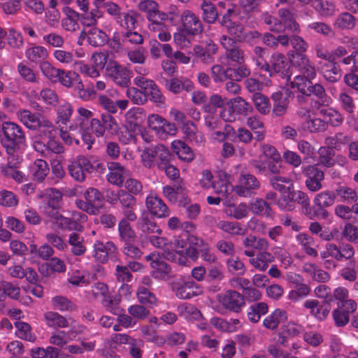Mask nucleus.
I'll return each mask as SVG.
<instances>
[{"mask_svg": "<svg viewBox=\"0 0 358 358\" xmlns=\"http://www.w3.org/2000/svg\"><path fill=\"white\" fill-rule=\"evenodd\" d=\"M268 69L264 71L268 73L270 76L279 74L282 78L289 80L292 76L290 71V64L285 55L280 52H274L268 62Z\"/></svg>", "mask_w": 358, "mask_h": 358, "instance_id": "nucleus-4", "label": "nucleus"}, {"mask_svg": "<svg viewBox=\"0 0 358 358\" xmlns=\"http://www.w3.org/2000/svg\"><path fill=\"white\" fill-rule=\"evenodd\" d=\"M138 9L145 13L146 18L155 16V14L160 12L159 4L152 0L141 1L138 4Z\"/></svg>", "mask_w": 358, "mask_h": 358, "instance_id": "nucleus-54", "label": "nucleus"}, {"mask_svg": "<svg viewBox=\"0 0 358 358\" xmlns=\"http://www.w3.org/2000/svg\"><path fill=\"white\" fill-rule=\"evenodd\" d=\"M225 28L228 34L233 36L236 41L243 42L245 41L244 27L241 24L235 22Z\"/></svg>", "mask_w": 358, "mask_h": 358, "instance_id": "nucleus-64", "label": "nucleus"}, {"mask_svg": "<svg viewBox=\"0 0 358 358\" xmlns=\"http://www.w3.org/2000/svg\"><path fill=\"white\" fill-rule=\"evenodd\" d=\"M149 241L153 246L163 250L162 255L164 259H172L173 255L171 256L169 250H171L174 246L172 245L171 241H169L166 238L155 235L150 236Z\"/></svg>", "mask_w": 358, "mask_h": 358, "instance_id": "nucleus-24", "label": "nucleus"}, {"mask_svg": "<svg viewBox=\"0 0 358 358\" xmlns=\"http://www.w3.org/2000/svg\"><path fill=\"white\" fill-rule=\"evenodd\" d=\"M85 201L77 199L76 206L90 215H97L103 206V194L94 187H89L84 193Z\"/></svg>", "mask_w": 358, "mask_h": 358, "instance_id": "nucleus-3", "label": "nucleus"}, {"mask_svg": "<svg viewBox=\"0 0 358 358\" xmlns=\"http://www.w3.org/2000/svg\"><path fill=\"white\" fill-rule=\"evenodd\" d=\"M313 78H308L307 76L300 75L294 78V80L291 82L290 85L292 89L296 88L300 94L308 95L310 93V85L311 80Z\"/></svg>", "mask_w": 358, "mask_h": 358, "instance_id": "nucleus-42", "label": "nucleus"}, {"mask_svg": "<svg viewBox=\"0 0 358 358\" xmlns=\"http://www.w3.org/2000/svg\"><path fill=\"white\" fill-rule=\"evenodd\" d=\"M132 74L131 71L122 66L111 79L121 87H127L130 84Z\"/></svg>", "mask_w": 358, "mask_h": 358, "instance_id": "nucleus-46", "label": "nucleus"}, {"mask_svg": "<svg viewBox=\"0 0 358 358\" xmlns=\"http://www.w3.org/2000/svg\"><path fill=\"white\" fill-rule=\"evenodd\" d=\"M217 51V47L212 41H206L202 45H196L193 48L194 55L206 64L214 62V55Z\"/></svg>", "mask_w": 358, "mask_h": 358, "instance_id": "nucleus-10", "label": "nucleus"}, {"mask_svg": "<svg viewBox=\"0 0 358 358\" xmlns=\"http://www.w3.org/2000/svg\"><path fill=\"white\" fill-rule=\"evenodd\" d=\"M46 323L51 327L64 328L69 325L67 320L62 315L55 312H47L44 314Z\"/></svg>", "mask_w": 358, "mask_h": 358, "instance_id": "nucleus-43", "label": "nucleus"}, {"mask_svg": "<svg viewBox=\"0 0 358 358\" xmlns=\"http://www.w3.org/2000/svg\"><path fill=\"white\" fill-rule=\"evenodd\" d=\"M17 115L20 122L28 129L32 130L41 129V132L45 136L50 137L52 135L54 126L43 115L33 113L28 110H22L18 111Z\"/></svg>", "mask_w": 358, "mask_h": 358, "instance_id": "nucleus-2", "label": "nucleus"}, {"mask_svg": "<svg viewBox=\"0 0 358 358\" xmlns=\"http://www.w3.org/2000/svg\"><path fill=\"white\" fill-rule=\"evenodd\" d=\"M159 16L161 17L164 22H169L173 26L178 25V22H180L181 13L178 8L174 6H170L167 12L161 11Z\"/></svg>", "mask_w": 358, "mask_h": 358, "instance_id": "nucleus-57", "label": "nucleus"}, {"mask_svg": "<svg viewBox=\"0 0 358 358\" xmlns=\"http://www.w3.org/2000/svg\"><path fill=\"white\" fill-rule=\"evenodd\" d=\"M266 50L261 46H255L253 49V61L256 66L262 71L268 69V62L264 59Z\"/></svg>", "mask_w": 358, "mask_h": 358, "instance_id": "nucleus-56", "label": "nucleus"}, {"mask_svg": "<svg viewBox=\"0 0 358 358\" xmlns=\"http://www.w3.org/2000/svg\"><path fill=\"white\" fill-rule=\"evenodd\" d=\"M88 43L94 47H101L108 42L107 34L100 29L90 27L87 29Z\"/></svg>", "mask_w": 358, "mask_h": 358, "instance_id": "nucleus-26", "label": "nucleus"}, {"mask_svg": "<svg viewBox=\"0 0 358 358\" xmlns=\"http://www.w3.org/2000/svg\"><path fill=\"white\" fill-rule=\"evenodd\" d=\"M110 173L107 175L108 181L115 185L121 187L124 182V169L120 163L110 162L107 163Z\"/></svg>", "mask_w": 358, "mask_h": 358, "instance_id": "nucleus-21", "label": "nucleus"}, {"mask_svg": "<svg viewBox=\"0 0 358 358\" xmlns=\"http://www.w3.org/2000/svg\"><path fill=\"white\" fill-rule=\"evenodd\" d=\"M260 183L252 174H241L239 178V185L234 187V190L236 194L243 197H250L254 190L259 189Z\"/></svg>", "mask_w": 358, "mask_h": 358, "instance_id": "nucleus-9", "label": "nucleus"}, {"mask_svg": "<svg viewBox=\"0 0 358 358\" xmlns=\"http://www.w3.org/2000/svg\"><path fill=\"white\" fill-rule=\"evenodd\" d=\"M138 15L132 11L123 12L120 19L116 22L124 31L135 29L137 24Z\"/></svg>", "mask_w": 358, "mask_h": 358, "instance_id": "nucleus-34", "label": "nucleus"}, {"mask_svg": "<svg viewBox=\"0 0 358 358\" xmlns=\"http://www.w3.org/2000/svg\"><path fill=\"white\" fill-rule=\"evenodd\" d=\"M140 126L138 123L132 121H127L122 130H119L117 138L123 144H129L136 141V131L139 129Z\"/></svg>", "mask_w": 358, "mask_h": 358, "instance_id": "nucleus-15", "label": "nucleus"}, {"mask_svg": "<svg viewBox=\"0 0 358 358\" xmlns=\"http://www.w3.org/2000/svg\"><path fill=\"white\" fill-rule=\"evenodd\" d=\"M193 281L185 280L183 278H177L171 283L176 296L181 299H188L192 296Z\"/></svg>", "mask_w": 358, "mask_h": 358, "instance_id": "nucleus-13", "label": "nucleus"}, {"mask_svg": "<svg viewBox=\"0 0 358 358\" xmlns=\"http://www.w3.org/2000/svg\"><path fill=\"white\" fill-rule=\"evenodd\" d=\"M218 301L225 309L234 313H239L245 304L244 296L234 289L219 295Z\"/></svg>", "mask_w": 358, "mask_h": 358, "instance_id": "nucleus-6", "label": "nucleus"}, {"mask_svg": "<svg viewBox=\"0 0 358 358\" xmlns=\"http://www.w3.org/2000/svg\"><path fill=\"white\" fill-rule=\"evenodd\" d=\"M224 105L222 96L213 94L210 97L208 102L203 106V110L206 113L213 114L216 112L217 108H222Z\"/></svg>", "mask_w": 358, "mask_h": 358, "instance_id": "nucleus-60", "label": "nucleus"}, {"mask_svg": "<svg viewBox=\"0 0 358 358\" xmlns=\"http://www.w3.org/2000/svg\"><path fill=\"white\" fill-rule=\"evenodd\" d=\"M336 192L327 190L317 194L314 199V203L317 206H331L336 199Z\"/></svg>", "mask_w": 358, "mask_h": 358, "instance_id": "nucleus-49", "label": "nucleus"}, {"mask_svg": "<svg viewBox=\"0 0 358 358\" xmlns=\"http://www.w3.org/2000/svg\"><path fill=\"white\" fill-rule=\"evenodd\" d=\"M341 138V133H338L334 136L327 137L325 139V144L327 146L320 148L319 150L320 157H330L331 155H334V148H337L340 146Z\"/></svg>", "mask_w": 358, "mask_h": 358, "instance_id": "nucleus-27", "label": "nucleus"}, {"mask_svg": "<svg viewBox=\"0 0 358 358\" xmlns=\"http://www.w3.org/2000/svg\"><path fill=\"white\" fill-rule=\"evenodd\" d=\"M3 136L1 138L2 146L6 153L13 155L21 148L25 141L24 134L17 124L12 122H5L1 128Z\"/></svg>", "mask_w": 358, "mask_h": 358, "instance_id": "nucleus-1", "label": "nucleus"}, {"mask_svg": "<svg viewBox=\"0 0 358 358\" xmlns=\"http://www.w3.org/2000/svg\"><path fill=\"white\" fill-rule=\"evenodd\" d=\"M138 225L142 231L145 234L157 233L160 234L162 230L157 225V224L152 221L148 216H143L139 219Z\"/></svg>", "mask_w": 358, "mask_h": 358, "instance_id": "nucleus-53", "label": "nucleus"}, {"mask_svg": "<svg viewBox=\"0 0 358 358\" xmlns=\"http://www.w3.org/2000/svg\"><path fill=\"white\" fill-rule=\"evenodd\" d=\"M250 210L255 215L270 217L272 215V209L270 204L262 199H257L249 206Z\"/></svg>", "mask_w": 358, "mask_h": 358, "instance_id": "nucleus-29", "label": "nucleus"}, {"mask_svg": "<svg viewBox=\"0 0 358 358\" xmlns=\"http://www.w3.org/2000/svg\"><path fill=\"white\" fill-rule=\"evenodd\" d=\"M313 8L321 15L328 17L333 15L335 11V5L329 1L315 0Z\"/></svg>", "mask_w": 358, "mask_h": 358, "instance_id": "nucleus-55", "label": "nucleus"}, {"mask_svg": "<svg viewBox=\"0 0 358 358\" xmlns=\"http://www.w3.org/2000/svg\"><path fill=\"white\" fill-rule=\"evenodd\" d=\"M290 45L294 49L293 52L305 53L308 46L306 41L296 33H293L291 36L287 34V42L284 43L283 48H288Z\"/></svg>", "mask_w": 358, "mask_h": 358, "instance_id": "nucleus-30", "label": "nucleus"}, {"mask_svg": "<svg viewBox=\"0 0 358 358\" xmlns=\"http://www.w3.org/2000/svg\"><path fill=\"white\" fill-rule=\"evenodd\" d=\"M229 68L224 69L220 64H215L210 69V74L213 81L216 83H223L228 78L231 79L232 75L229 74Z\"/></svg>", "mask_w": 358, "mask_h": 358, "instance_id": "nucleus-47", "label": "nucleus"}, {"mask_svg": "<svg viewBox=\"0 0 358 358\" xmlns=\"http://www.w3.org/2000/svg\"><path fill=\"white\" fill-rule=\"evenodd\" d=\"M276 204L280 209L286 211H292L295 209L293 187L290 188L289 191L281 194L280 197L276 201Z\"/></svg>", "mask_w": 358, "mask_h": 358, "instance_id": "nucleus-36", "label": "nucleus"}, {"mask_svg": "<svg viewBox=\"0 0 358 358\" xmlns=\"http://www.w3.org/2000/svg\"><path fill=\"white\" fill-rule=\"evenodd\" d=\"M252 99L259 113L263 115L269 113L271 106L269 99L266 96L260 92L259 94H252Z\"/></svg>", "mask_w": 358, "mask_h": 358, "instance_id": "nucleus-44", "label": "nucleus"}, {"mask_svg": "<svg viewBox=\"0 0 358 358\" xmlns=\"http://www.w3.org/2000/svg\"><path fill=\"white\" fill-rule=\"evenodd\" d=\"M304 306L310 310L313 315L321 320L327 317L331 309L330 303L327 300H323L322 303L317 300H308Z\"/></svg>", "mask_w": 358, "mask_h": 358, "instance_id": "nucleus-14", "label": "nucleus"}, {"mask_svg": "<svg viewBox=\"0 0 358 358\" xmlns=\"http://www.w3.org/2000/svg\"><path fill=\"white\" fill-rule=\"evenodd\" d=\"M213 174L211 172L208 170H205L203 171V178L200 180V184L202 187L204 189H209L210 187H213L215 191L217 193H221L223 192H227V185L226 184H224L223 181H221L222 185L220 186V189H218L217 185L219 184V182H213Z\"/></svg>", "mask_w": 358, "mask_h": 358, "instance_id": "nucleus-39", "label": "nucleus"}, {"mask_svg": "<svg viewBox=\"0 0 358 358\" xmlns=\"http://www.w3.org/2000/svg\"><path fill=\"white\" fill-rule=\"evenodd\" d=\"M84 238L73 232L69 235L68 243L71 246V252L76 256H81L86 252Z\"/></svg>", "mask_w": 358, "mask_h": 358, "instance_id": "nucleus-32", "label": "nucleus"}, {"mask_svg": "<svg viewBox=\"0 0 358 358\" xmlns=\"http://www.w3.org/2000/svg\"><path fill=\"white\" fill-rule=\"evenodd\" d=\"M233 111L238 115L246 116L253 110L252 105L241 96H237L230 100Z\"/></svg>", "mask_w": 358, "mask_h": 358, "instance_id": "nucleus-35", "label": "nucleus"}, {"mask_svg": "<svg viewBox=\"0 0 358 358\" xmlns=\"http://www.w3.org/2000/svg\"><path fill=\"white\" fill-rule=\"evenodd\" d=\"M25 56L30 62L37 63L48 57V51L43 46H34L26 50Z\"/></svg>", "mask_w": 358, "mask_h": 358, "instance_id": "nucleus-45", "label": "nucleus"}, {"mask_svg": "<svg viewBox=\"0 0 358 358\" xmlns=\"http://www.w3.org/2000/svg\"><path fill=\"white\" fill-rule=\"evenodd\" d=\"M118 232L120 241L122 243L137 241L134 231L132 229L129 222L125 219H122L119 222Z\"/></svg>", "mask_w": 358, "mask_h": 358, "instance_id": "nucleus-28", "label": "nucleus"}, {"mask_svg": "<svg viewBox=\"0 0 358 358\" xmlns=\"http://www.w3.org/2000/svg\"><path fill=\"white\" fill-rule=\"evenodd\" d=\"M194 37L192 34H187L179 27L177 29V31L173 34L174 42L182 48L189 47L192 44L191 38Z\"/></svg>", "mask_w": 358, "mask_h": 358, "instance_id": "nucleus-61", "label": "nucleus"}, {"mask_svg": "<svg viewBox=\"0 0 358 358\" xmlns=\"http://www.w3.org/2000/svg\"><path fill=\"white\" fill-rule=\"evenodd\" d=\"M187 241L188 247L187 248V255L193 261L199 259V252L205 248L206 243L202 238H200L193 234L187 235Z\"/></svg>", "mask_w": 358, "mask_h": 358, "instance_id": "nucleus-19", "label": "nucleus"}, {"mask_svg": "<svg viewBox=\"0 0 358 358\" xmlns=\"http://www.w3.org/2000/svg\"><path fill=\"white\" fill-rule=\"evenodd\" d=\"M33 176L38 181L43 180L49 172V167L47 162L42 159H37L33 166Z\"/></svg>", "mask_w": 358, "mask_h": 358, "instance_id": "nucleus-51", "label": "nucleus"}, {"mask_svg": "<svg viewBox=\"0 0 358 358\" xmlns=\"http://www.w3.org/2000/svg\"><path fill=\"white\" fill-rule=\"evenodd\" d=\"M217 227L231 235H243L245 234V229L238 222L221 220L217 222Z\"/></svg>", "mask_w": 358, "mask_h": 358, "instance_id": "nucleus-50", "label": "nucleus"}, {"mask_svg": "<svg viewBox=\"0 0 358 358\" xmlns=\"http://www.w3.org/2000/svg\"><path fill=\"white\" fill-rule=\"evenodd\" d=\"M268 312V306L266 303H257L250 306L248 311V320L252 322H259L262 315Z\"/></svg>", "mask_w": 358, "mask_h": 358, "instance_id": "nucleus-38", "label": "nucleus"}, {"mask_svg": "<svg viewBox=\"0 0 358 358\" xmlns=\"http://www.w3.org/2000/svg\"><path fill=\"white\" fill-rule=\"evenodd\" d=\"M304 173L307 176L306 185L308 189L312 192H317L322 189L321 182L324 180V173L316 165L308 166L304 169Z\"/></svg>", "mask_w": 358, "mask_h": 358, "instance_id": "nucleus-12", "label": "nucleus"}, {"mask_svg": "<svg viewBox=\"0 0 358 358\" xmlns=\"http://www.w3.org/2000/svg\"><path fill=\"white\" fill-rule=\"evenodd\" d=\"M254 166L259 171L279 173L282 168V158H267L262 162H255Z\"/></svg>", "mask_w": 358, "mask_h": 358, "instance_id": "nucleus-23", "label": "nucleus"}, {"mask_svg": "<svg viewBox=\"0 0 358 358\" xmlns=\"http://www.w3.org/2000/svg\"><path fill=\"white\" fill-rule=\"evenodd\" d=\"M270 184L274 189L280 192L281 194L286 191H289L290 188L293 187L291 179L280 176H275L271 178Z\"/></svg>", "mask_w": 358, "mask_h": 358, "instance_id": "nucleus-40", "label": "nucleus"}, {"mask_svg": "<svg viewBox=\"0 0 358 358\" xmlns=\"http://www.w3.org/2000/svg\"><path fill=\"white\" fill-rule=\"evenodd\" d=\"M122 43L123 45H137L143 43V37L134 29L123 31L120 33Z\"/></svg>", "mask_w": 358, "mask_h": 358, "instance_id": "nucleus-41", "label": "nucleus"}, {"mask_svg": "<svg viewBox=\"0 0 358 358\" xmlns=\"http://www.w3.org/2000/svg\"><path fill=\"white\" fill-rule=\"evenodd\" d=\"M62 199V194L59 190L50 189L45 195L44 206L60 208Z\"/></svg>", "mask_w": 358, "mask_h": 358, "instance_id": "nucleus-59", "label": "nucleus"}, {"mask_svg": "<svg viewBox=\"0 0 358 358\" xmlns=\"http://www.w3.org/2000/svg\"><path fill=\"white\" fill-rule=\"evenodd\" d=\"M273 102L272 113L275 116L280 117L287 112L289 106L288 90L284 94L281 91L274 92L271 96Z\"/></svg>", "mask_w": 358, "mask_h": 358, "instance_id": "nucleus-17", "label": "nucleus"}, {"mask_svg": "<svg viewBox=\"0 0 358 358\" xmlns=\"http://www.w3.org/2000/svg\"><path fill=\"white\" fill-rule=\"evenodd\" d=\"M17 72L21 78L27 83H38L39 82V77L37 73L24 62H20L17 65Z\"/></svg>", "mask_w": 358, "mask_h": 358, "instance_id": "nucleus-31", "label": "nucleus"}, {"mask_svg": "<svg viewBox=\"0 0 358 358\" xmlns=\"http://www.w3.org/2000/svg\"><path fill=\"white\" fill-rule=\"evenodd\" d=\"M137 297L138 301L144 305H154L157 302L155 294L143 286L138 287Z\"/></svg>", "mask_w": 358, "mask_h": 358, "instance_id": "nucleus-62", "label": "nucleus"}, {"mask_svg": "<svg viewBox=\"0 0 358 358\" xmlns=\"http://www.w3.org/2000/svg\"><path fill=\"white\" fill-rule=\"evenodd\" d=\"M319 71L323 78L329 83H336L342 77L340 65L335 62V57L330 56L327 60L319 63Z\"/></svg>", "mask_w": 358, "mask_h": 358, "instance_id": "nucleus-8", "label": "nucleus"}, {"mask_svg": "<svg viewBox=\"0 0 358 358\" xmlns=\"http://www.w3.org/2000/svg\"><path fill=\"white\" fill-rule=\"evenodd\" d=\"M164 83L166 89L173 94H178L182 91L189 92L193 90L194 84L187 78L173 77L171 79H164Z\"/></svg>", "mask_w": 358, "mask_h": 358, "instance_id": "nucleus-11", "label": "nucleus"}, {"mask_svg": "<svg viewBox=\"0 0 358 358\" xmlns=\"http://www.w3.org/2000/svg\"><path fill=\"white\" fill-rule=\"evenodd\" d=\"M20 164L19 158H12L6 164L1 166V172L5 176L13 178L15 181L22 182L24 175L17 170L20 168Z\"/></svg>", "mask_w": 358, "mask_h": 358, "instance_id": "nucleus-22", "label": "nucleus"}, {"mask_svg": "<svg viewBox=\"0 0 358 358\" xmlns=\"http://www.w3.org/2000/svg\"><path fill=\"white\" fill-rule=\"evenodd\" d=\"M262 41L264 45L272 49H277L279 46L283 48L284 43L287 42V34H280L275 36L271 32H266L262 34Z\"/></svg>", "mask_w": 358, "mask_h": 358, "instance_id": "nucleus-25", "label": "nucleus"}, {"mask_svg": "<svg viewBox=\"0 0 358 358\" xmlns=\"http://www.w3.org/2000/svg\"><path fill=\"white\" fill-rule=\"evenodd\" d=\"M280 17L279 21L281 25H284V30H287L292 33L299 34L300 32L299 24L296 21L294 13L287 8H280L278 11Z\"/></svg>", "mask_w": 358, "mask_h": 358, "instance_id": "nucleus-16", "label": "nucleus"}, {"mask_svg": "<svg viewBox=\"0 0 358 358\" xmlns=\"http://www.w3.org/2000/svg\"><path fill=\"white\" fill-rule=\"evenodd\" d=\"M179 27L183 29L187 34H192L194 37L202 34L204 31L201 20L190 10H185L181 13Z\"/></svg>", "mask_w": 358, "mask_h": 358, "instance_id": "nucleus-5", "label": "nucleus"}, {"mask_svg": "<svg viewBox=\"0 0 358 358\" xmlns=\"http://www.w3.org/2000/svg\"><path fill=\"white\" fill-rule=\"evenodd\" d=\"M201 19L208 24H214L217 22L220 13L215 4L210 0H204L200 5Z\"/></svg>", "mask_w": 358, "mask_h": 358, "instance_id": "nucleus-18", "label": "nucleus"}, {"mask_svg": "<svg viewBox=\"0 0 358 358\" xmlns=\"http://www.w3.org/2000/svg\"><path fill=\"white\" fill-rule=\"evenodd\" d=\"M286 320V312L276 309L271 315L264 320L263 324L267 329H275L280 322Z\"/></svg>", "mask_w": 358, "mask_h": 358, "instance_id": "nucleus-33", "label": "nucleus"}, {"mask_svg": "<svg viewBox=\"0 0 358 358\" xmlns=\"http://www.w3.org/2000/svg\"><path fill=\"white\" fill-rule=\"evenodd\" d=\"M310 93L308 95L310 96L311 95L315 96L318 99V103L320 106H327L329 103V99L326 93V90L324 87L319 84L315 83L311 84L310 85Z\"/></svg>", "mask_w": 358, "mask_h": 358, "instance_id": "nucleus-48", "label": "nucleus"}, {"mask_svg": "<svg viewBox=\"0 0 358 358\" xmlns=\"http://www.w3.org/2000/svg\"><path fill=\"white\" fill-rule=\"evenodd\" d=\"M290 62L303 76H307L308 78L316 77L315 67L305 53L292 52L290 55Z\"/></svg>", "mask_w": 358, "mask_h": 358, "instance_id": "nucleus-7", "label": "nucleus"}, {"mask_svg": "<svg viewBox=\"0 0 358 358\" xmlns=\"http://www.w3.org/2000/svg\"><path fill=\"white\" fill-rule=\"evenodd\" d=\"M136 242H128L123 243L122 251L124 255L127 258L138 259L142 256L143 252L136 245Z\"/></svg>", "mask_w": 358, "mask_h": 358, "instance_id": "nucleus-63", "label": "nucleus"}, {"mask_svg": "<svg viewBox=\"0 0 358 358\" xmlns=\"http://www.w3.org/2000/svg\"><path fill=\"white\" fill-rule=\"evenodd\" d=\"M15 327L17 329V336L30 342H34L36 337L31 334V326L24 322H15Z\"/></svg>", "mask_w": 358, "mask_h": 358, "instance_id": "nucleus-58", "label": "nucleus"}, {"mask_svg": "<svg viewBox=\"0 0 358 358\" xmlns=\"http://www.w3.org/2000/svg\"><path fill=\"white\" fill-rule=\"evenodd\" d=\"M356 24L355 17L348 12L340 14L336 19L334 26L339 29H352Z\"/></svg>", "mask_w": 358, "mask_h": 358, "instance_id": "nucleus-37", "label": "nucleus"}, {"mask_svg": "<svg viewBox=\"0 0 358 358\" xmlns=\"http://www.w3.org/2000/svg\"><path fill=\"white\" fill-rule=\"evenodd\" d=\"M320 113L323 115L326 123H329L333 127L340 126L343 121L342 115L332 108L323 109Z\"/></svg>", "mask_w": 358, "mask_h": 358, "instance_id": "nucleus-52", "label": "nucleus"}, {"mask_svg": "<svg viewBox=\"0 0 358 358\" xmlns=\"http://www.w3.org/2000/svg\"><path fill=\"white\" fill-rule=\"evenodd\" d=\"M145 203L148 209L152 215L158 217H164L169 215V208L160 198L148 196Z\"/></svg>", "mask_w": 358, "mask_h": 358, "instance_id": "nucleus-20", "label": "nucleus"}]
</instances>
